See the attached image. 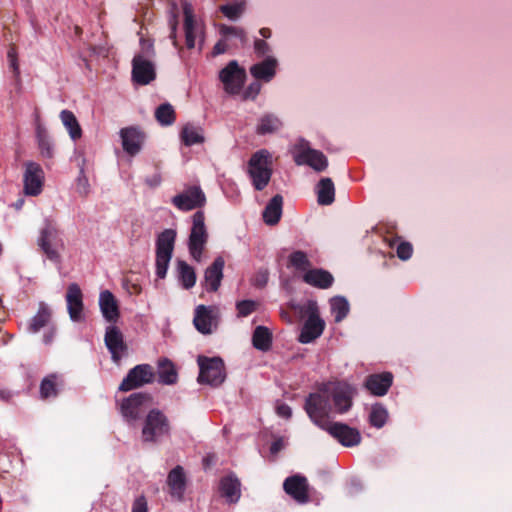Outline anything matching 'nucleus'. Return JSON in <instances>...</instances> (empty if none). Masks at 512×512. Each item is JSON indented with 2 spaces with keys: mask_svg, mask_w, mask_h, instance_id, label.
I'll return each instance as SVG.
<instances>
[{
  "mask_svg": "<svg viewBox=\"0 0 512 512\" xmlns=\"http://www.w3.org/2000/svg\"><path fill=\"white\" fill-rule=\"evenodd\" d=\"M10 62V67L13 69L14 73L16 75L19 74V66H18V63H17V58H13Z\"/></svg>",
  "mask_w": 512,
  "mask_h": 512,
  "instance_id": "nucleus-60",
  "label": "nucleus"
},
{
  "mask_svg": "<svg viewBox=\"0 0 512 512\" xmlns=\"http://www.w3.org/2000/svg\"><path fill=\"white\" fill-rule=\"evenodd\" d=\"M276 413L278 416L289 419L292 416V410L291 408L284 403H279L276 406Z\"/></svg>",
  "mask_w": 512,
  "mask_h": 512,
  "instance_id": "nucleus-55",
  "label": "nucleus"
},
{
  "mask_svg": "<svg viewBox=\"0 0 512 512\" xmlns=\"http://www.w3.org/2000/svg\"><path fill=\"white\" fill-rule=\"evenodd\" d=\"M167 482L172 496L180 499L185 489V478L182 467L177 466L172 469L168 475Z\"/></svg>",
  "mask_w": 512,
  "mask_h": 512,
  "instance_id": "nucleus-31",
  "label": "nucleus"
},
{
  "mask_svg": "<svg viewBox=\"0 0 512 512\" xmlns=\"http://www.w3.org/2000/svg\"><path fill=\"white\" fill-rule=\"evenodd\" d=\"M303 280L311 286L327 289L332 285L334 278L332 274L326 270L310 269L304 274Z\"/></svg>",
  "mask_w": 512,
  "mask_h": 512,
  "instance_id": "nucleus-29",
  "label": "nucleus"
},
{
  "mask_svg": "<svg viewBox=\"0 0 512 512\" xmlns=\"http://www.w3.org/2000/svg\"><path fill=\"white\" fill-rule=\"evenodd\" d=\"M245 10V3L226 4L220 7V11L230 20H237Z\"/></svg>",
  "mask_w": 512,
  "mask_h": 512,
  "instance_id": "nucleus-46",
  "label": "nucleus"
},
{
  "mask_svg": "<svg viewBox=\"0 0 512 512\" xmlns=\"http://www.w3.org/2000/svg\"><path fill=\"white\" fill-rule=\"evenodd\" d=\"M219 492L228 503H237L241 497V483L234 474H229L221 478L219 482Z\"/></svg>",
  "mask_w": 512,
  "mask_h": 512,
  "instance_id": "nucleus-24",
  "label": "nucleus"
},
{
  "mask_svg": "<svg viewBox=\"0 0 512 512\" xmlns=\"http://www.w3.org/2000/svg\"><path fill=\"white\" fill-rule=\"evenodd\" d=\"M181 139L186 146L201 144L205 140L202 128L193 124H186L182 128Z\"/></svg>",
  "mask_w": 512,
  "mask_h": 512,
  "instance_id": "nucleus-35",
  "label": "nucleus"
},
{
  "mask_svg": "<svg viewBox=\"0 0 512 512\" xmlns=\"http://www.w3.org/2000/svg\"><path fill=\"white\" fill-rule=\"evenodd\" d=\"M177 275L181 285L185 289L192 288L196 283V274L194 269L185 261H177Z\"/></svg>",
  "mask_w": 512,
  "mask_h": 512,
  "instance_id": "nucleus-36",
  "label": "nucleus"
},
{
  "mask_svg": "<svg viewBox=\"0 0 512 512\" xmlns=\"http://www.w3.org/2000/svg\"><path fill=\"white\" fill-rule=\"evenodd\" d=\"M122 147L130 156L138 154L144 142V134L134 127H127L120 130Z\"/></svg>",
  "mask_w": 512,
  "mask_h": 512,
  "instance_id": "nucleus-22",
  "label": "nucleus"
},
{
  "mask_svg": "<svg viewBox=\"0 0 512 512\" xmlns=\"http://www.w3.org/2000/svg\"><path fill=\"white\" fill-rule=\"evenodd\" d=\"M281 126L282 122L277 116L266 114L260 118L256 131L258 134L265 135L278 131Z\"/></svg>",
  "mask_w": 512,
  "mask_h": 512,
  "instance_id": "nucleus-39",
  "label": "nucleus"
},
{
  "mask_svg": "<svg viewBox=\"0 0 512 512\" xmlns=\"http://www.w3.org/2000/svg\"><path fill=\"white\" fill-rule=\"evenodd\" d=\"M271 46L262 39H256L254 41V51L257 57L271 56Z\"/></svg>",
  "mask_w": 512,
  "mask_h": 512,
  "instance_id": "nucleus-50",
  "label": "nucleus"
},
{
  "mask_svg": "<svg viewBox=\"0 0 512 512\" xmlns=\"http://www.w3.org/2000/svg\"><path fill=\"white\" fill-rule=\"evenodd\" d=\"M154 378L152 366L140 364L132 368L119 386L120 391H130L151 383Z\"/></svg>",
  "mask_w": 512,
  "mask_h": 512,
  "instance_id": "nucleus-14",
  "label": "nucleus"
},
{
  "mask_svg": "<svg viewBox=\"0 0 512 512\" xmlns=\"http://www.w3.org/2000/svg\"><path fill=\"white\" fill-rule=\"evenodd\" d=\"M248 174L256 190H263L272 175V155L266 149L255 152L248 162Z\"/></svg>",
  "mask_w": 512,
  "mask_h": 512,
  "instance_id": "nucleus-3",
  "label": "nucleus"
},
{
  "mask_svg": "<svg viewBox=\"0 0 512 512\" xmlns=\"http://www.w3.org/2000/svg\"><path fill=\"white\" fill-rule=\"evenodd\" d=\"M76 191L80 196L86 197L90 193V184L87 176L84 174L83 169L80 170V174L76 181Z\"/></svg>",
  "mask_w": 512,
  "mask_h": 512,
  "instance_id": "nucleus-48",
  "label": "nucleus"
},
{
  "mask_svg": "<svg viewBox=\"0 0 512 512\" xmlns=\"http://www.w3.org/2000/svg\"><path fill=\"white\" fill-rule=\"evenodd\" d=\"M219 79L226 93L238 94L246 80V72L235 60L230 61L220 72Z\"/></svg>",
  "mask_w": 512,
  "mask_h": 512,
  "instance_id": "nucleus-12",
  "label": "nucleus"
},
{
  "mask_svg": "<svg viewBox=\"0 0 512 512\" xmlns=\"http://www.w3.org/2000/svg\"><path fill=\"white\" fill-rule=\"evenodd\" d=\"M256 285L264 286L268 281V273L266 271H260L256 276Z\"/></svg>",
  "mask_w": 512,
  "mask_h": 512,
  "instance_id": "nucleus-56",
  "label": "nucleus"
},
{
  "mask_svg": "<svg viewBox=\"0 0 512 512\" xmlns=\"http://www.w3.org/2000/svg\"><path fill=\"white\" fill-rule=\"evenodd\" d=\"M393 376L389 372L370 375L366 382V388L376 396H383L387 393L392 384Z\"/></svg>",
  "mask_w": 512,
  "mask_h": 512,
  "instance_id": "nucleus-27",
  "label": "nucleus"
},
{
  "mask_svg": "<svg viewBox=\"0 0 512 512\" xmlns=\"http://www.w3.org/2000/svg\"><path fill=\"white\" fill-rule=\"evenodd\" d=\"M261 90V85L258 82L251 83L244 91V99H255Z\"/></svg>",
  "mask_w": 512,
  "mask_h": 512,
  "instance_id": "nucleus-52",
  "label": "nucleus"
},
{
  "mask_svg": "<svg viewBox=\"0 0 512 512\" xmlns=\"http://www.w3.org/2000/svg\"><path fill=\"white\" fill-rule=\"evenodd\" d=\"M224 259L217 257L205 271V286L209 291H217L223 278Z\"/></svg>",
  "mask_w": 512,
  "mask_h": 512,
  "instance_id": "nucleus-26",
  "label": "nucleus"
},
{
  "mask_svg": "<svg viewBox=\"0 0 512 512\" xmlns=\"http://www.w3.org/2000/svg\"><path fill=\"white\" fill-rule=\"evenodd\" d=\"M44 179V171L38 163L32 161L25 163L23 182L26 195H39L42 192Z\"/></svg>",
  "mask_w": 512,
  "mask_h": 512,
  "instance_id": "nucleus-16",
  "label": "nucleus"
},
{
  "mask_svg": "<svg viewBox=\"0 0 512 512\" xmlns=\"http://www.w3.org/2000/svg\"><path fill=\"white\" fill-rule=\"evenodd\" d=\"M257 303L252 300H243L237 303L238 315L246 317L256 309Z\"/></svg>",
  "mask_w": 512,
  "mask_h": 512,
  "instance_id": "nucleus-49",
  "label": "nucleus"
},
{
  "mask_svg": "<svg viewBox=\"0 0 512 512\" xmlns=\"http://www.w3.org/2000/svg\"><path fill=\"white\" fill-rule=\"evenodd\" d=\"M40 393L42 398L56 396L57 389L54 376L47 377L42 381L40 386Z\"/></svg>",
  "mask_w": 512,
  "mask_h": 512,
  "instance_id": "nucleus-47",
  "label": "nucleus"
},
{
  "mask_svg": "<svg viewBox=\"0 0 512 512\" xmlns=\"http://www.w3.org/2000/svg\"><path fill=\"white\" fill-rule=\"evenodd\" d=\"M229 49L228 39L222 37L213 47L214 56L224 54Z\"/></svg>",
  "mask_w": 512,
  "mask_h": 512,
  "instance_id": "nucleus-54",
  "label": "nucleus"
},
{
  "mask_svg": "<svg viewBox=\"0 0 512 512\" xmlns=\"http://www.w3.org/2000/svg\"><path fill=\"white\" fill-rule=\"evenodd\" d=\"M130 293L139 294L141 292V288L138 284L133 283L131 288H129Z\"/></svg>",
  "mask_w": 512,
  "mask_h": 512,
  "instance_id": "nucleus-62",
  "label": "nucleus"
},
{
  "mask_svg": "<svg viewBox=\"0 0 512 512\" xmlns=\"http://www.w3.org/2000/svg\"><path fill=\"white\" fill-rule=\"evenodd\" d=\"M37 244L50 261L54 263L61 262V252L64 250L65 245L61 232L53 220H45L44 226L40 230Z\"/></svg>",
  "mask_w": 512,
  "mask_h": 512,
  "instance_id": "nucleus-2",
  "label": "nucleus"
},
{
  "mask_svg": "<svg viewBox=\"0 0 512 512\" xmlns=\"http://www.w3.org/2000/svg\"><path fill=\"white\" fill-rule=\"evenodd\" d=\"M283 199L280 195H275L267 204L263 211L264 222L268 225H275L279 222L282 215Z\"/></svg>",
  "mask_w": 512,
  "mask_h": 512,
  "instance_id": "nucleus-30",
  "label": "nucleus"
},
{
  "mask_svg": "<svg viewBox=\"0 0 512 512\" xmlns=\"http://www.w3.org/2000/svg\"><path fill=\"white\" fill-rule=\"evenodd\" d=\"M284 491L298 503H306L309 500L308 481L304 476L293 475L288 477L283 484Z\"/></svg>",
  "mask_w": 512,
  "mask_h": 512,
  "instance_id": "nucleus-20",
  "label": "nucleus"
},
{
  "mask_svg": "<svg viewBox=\"0 0 512 512\" xmlns=\"http://www.w3.org/2000/svg\"><path fill=\"white\" fill-rule=\"evenodd\" d=\"M388 418V412L382 405L376 404L372 406L369 421L370 424L376 428H381L385 425Z\"/></svg>",
  "mask_w": 512,
  "mask_h": 512,
  "instance_id": "nucleus-42",
  "label": "nucleus"
},
{
  "mask_svg": "<svg viewBox=\"0 0 512 512\" xmlns=\"http://www.w3.org/2000/svg\"><path fill=\"white\" fill-rule=\"evenodd\" d=\"M173 205L182 211H190L204 206L206 197L198 186H190L172 198Z\"/></svg>",
  "mask_w": 512,
  "mask_h": 512,
  "instance_id": "nucleus-15",
  "label": "nucleus"
},
{
  "mask_svg": "<svg viewBox=\"0 0 512 512\" xmlns=\"http://www.w3.org/2000/svg\"><path fill=\"white\" fill-rule=\"evenodd\" d=\"M67 310L73 322H80L84 319L83 295L76 283L68 286L66 293Z\"/></svg>",
  "mask_w": 512,
  "mask_h": 512,
  "instance_id": "nucleus-19",
  "label": "nucleus"
},
{
  "mask_svg": "<svg viewBox=\"0 0 512 512\" xmlns=\"http://www.w3.org/2000/svg\"><path fill=\"white\" fill-rule=\"evenodd\" d=\"M197 362L200 369L198 376V381L200 383H206L211 386H219L223 383L226 374L224 362L221 358L199 356Z\"/></svg>",
  "mask_w": 512,
  "mask_h": 512,
  "instance_id": "nucleus-10",
  "label": "nucleus"
},
{
  "mask_svg": "<svg viewBox=\"0 0 512 512\" xmlns=\"http://www.w3.org/2000/svg\"><path fill=\"white\" fill-rule=\"evenodd\" d=\"M37 141L41 155L46 158L53 157V143L46 130L42 127L37 128Z\"/></svg>",
  "mask_w": 512,
  "mask_h": 512,
  "instance_id": "nucleus-41",
  "label": "nucleus"
},
{
  "mask_svg": "<svg viewBox=\"0 0 512 512\" xmlns=\"http://www.w3.org/2000/svg\"><path fill=\"white\" fill-rule=\"evenodd\" d=\"M413 248L408 242H402L397 247V256L401 260H408L412 256Z\"/></svg>",
  "mask_w": 512,
  "mask_h": 512,
  "instance_id": "nucleus-51",
  "label": "nucleus"
},
{
  "mask_svg": "<svg viewBox=\"0 0 512 512\" xmlns=\"http://www.w3.org/2000/svg\"><path fill=\"white\" fill-rule=\"evenodd\" d=\"M330 306L335 322H341L350 310L348 301L342 296L333 297L330 300Z\"/></svg>",
  "mask_w": 512,
  "mask_h": 512,
  "instance_id": "nucleus-40",
  "label": "nucleus"
},
{
  "mask_svg": "<svg viewBox=\"0 0 512 512\" xmlns=\"http://www.w3.org/2000/svg\"><path fill=\"white\" fill-rule=\"evenodd\" d=\"M13 58H16V52L13 48H11L8 51V59H9V61H11Z\"/></svg>",
  "mask_w": 512,
  "mask_h": 512,
  "instance_id": "nucleus-63",
  "label": "nucleus"
},
{
  "mask_svg": "<svg viewBox=\"0 0 512 512\" xmlns=\"http://www.w3.org/2000/svg\"><path fill=\"white\" fill-rule=\"evenodd\" d=\"M293 158L297 165H308L317 172L324 171L328 166L326 156L319 150L311 148L308 141L300 139L294 145Z\"/></svg>",
  "mask_w": 512,
  "mask_h": 512,
  "instance_id": "nucleus-6",
  "label": "nucleus"
},
{
  "mask_svg": "<svg viewBox=\"0 0 512 512\" xmlns=\"http://www.w3.org/2000/svg\"><path fill=\"white\" fill-rule=\"evenodd\" d=\"M170 26H171V33H170V38L172 39L173 41V45L175 47H178V42L176 40V26H177V21L175 19V17H173V19L170 21Z\"/></svg>",
  "mask_w": 512,
  "mask_h": 512,
  "instance_id": "nucleus-57",
  "label": "nucleus"
},
{
  "mask_svg": "<svg viewBox=\"0 0 512 512\" xmlns=\"http://www.w3.org/2000/svg\"><path fill=\"white\" fill-rule=\"evenodd\" d=\"M159 366V381L166 385L175 384L177 381V372L172 362L166 358L161 359Z\"/></svg>",
  "mask_w": 512,
  "mask_h": 512,
  "instance_id": "nucleus-38",
  "label": "nucleus"
},
{
  "mask_svg": "<svg viewBox=\"0 0 512 512\" xmlns=\"http://www.w3.org/2000/svg\"><path fill=\"white\" fill-rule=\"evenodd\" d=\"M155 117L162 125H171L175 120V113L170 104L160 105L155 112Z\"/></svg>",
  "mask_w": 512,
  "mask_h": 512,
  "instance_id": "nucleus-44",
  "label": "nucleus"
},
{
  "mask_svg": "<svg viewBox=\"0 0 512 512\" xmlns=\"http://www.w3.org/2000/svg\"><path fill=\"white\" fill-rule=\"evenodd\" d=\"M176 232L172 229L164 230L156 241V275L158 278H165L168 270L172 253Z\"/></svg>",
  "mask_w": 512,
  "mask_h": 512,
  "instance_id": "nucleus-7",
  "label": "nucleus"
},
{
  "mask_svg": "<svg viewBox=\"0 0 512 512\" xmlns=\"http://www.w3.org/2000/svg\"><path fill=\"white\" fill-rule=\"evenodd\" d=\"M308 318L301 330L299 341L307 344L317 339L325 328V322L319 316L318 305L315 301H309L306 307Z\"/></svg>",
  "mask_w": 512,
  "mask_h": 512,
  "instance_id": "nucleus-11",
  "label": "nucleus"
},
{
  "mask_svg": "<svg viewBox=\"0 0 512 512\" xmlns=\"http://www.w3.org/2000/svg\"><path fill=\"white\" fill-rule=\"evenodd\" d=\"M316 192L319 204L329 205L334 201L335 188L330 178H322L316 187Z\"/></svg>",
  "mask_w": 512,
  "mask_h": 512,
  "instance_id": "nucleus-34",
  "label": "nucleus"
},
{
  "mask_svg": "<svg viewBox=\"0 0 512 512\" xmlns=\"http://www.w3.org/2000/svg\"><path fill=\"white\" fill-rule=\"evenodd\" d=\"M321 391L328 395L329 400L332 399V411L342 414L351 408L355 389L347 382L325 383L321 386Z\"/></svg>",
  "mask_w": 512,
  "mask_h": 512,
  "instance_id": "nucleus-5",
  "label": "nucleus"
},
{
  "mask_svg": "<svg viewBox=\"0 0 512 512\" xmlns=\"http://www.w3.org/2000/svg\"><path fill=\"white\" fill-rule=\"evenodd\" d=\"M219 32L222 37L227 38L228 40L232 37H235L238 38L242 43L246 42V33L244 29L240 27L221 24L219 26Z\"/></svg>",
  "mask_w": 512,
  "mask_h": 512,
  "instance_id": "nucleus-45",
  "label": "nucleus"
},
{
  "mask_svg": "<svg viewBox=\"0 0 512 512\" xmlns=\"http://www.w3.org/2000/svg\"><path fill=\"white\" fill-rule=\"evenodd\" d=\"M51 320V310L45 303H40L37 314L30 320L28 330L37 333Z\"/></svg>",
  "mask_w": 512,
  "mask_h": 512,
  "instance_id": "nucleus-33",
  "label": "nucleus"
},
{
  "mask_svg": "<svg viewBox=\"0 0 512 512\" xmlns=\"http://www.w3.org/2000/svg\"><path fill=\"white\" fill-rule=\"evenodd\" d=\"M218 309L213 306L199 305L195 309L193 323L202 334H210L217 326Z\"/></svg>",
  "mask_w": 512,
  "mask_h": 512,
  "instance_id": "nucleus-17",
  "label": "nucleus"
},
{
  "mask_svg": "<svg viewBox=\"0 0 512 512\" xmlns=\"http://www.w3.org/2000/svg\"><path fill=\"white\" fill-rule=\"evenodd\" d=\"M277 67L278 60L274 56H267L250 67V74L257 80L270 82L276 75Z\"/></svg>",
  "mask_w": 512,
  "mask_h": 512,
  "instance_id": "nucleus-23",
  "label": "nucleus"
},
{
  "mask_svg": "<svg viewBox=\"0 0 512 512\" xmlns=\"http://www.w3.org/2000/svg\"><path fill=\"white\" fill-rule=\"evenodd\" d=\"M259 34L263 37V38H270L271 37V30L269 28H261L259 30Z\"/></svg>",
  "mask_w": 512,
  "mask_h": 512,
  "instance_id": "nucleus-61",
  "label": "nucleus"
},
{
  "mask_svg": "<svg viewBox=\"0 0 512 512\" xmlns=\"http://www.w3.org/2000/svg\"><path fill=\"white\" fill-rule=\"evenodd\" d=\"M204 220V213L201 211H197L192 217L188 248L191 257L197 262L201 261L202 253L208 241V232Z\"/></svg>",
  "mask_w": 512,
  "mask_h": 512,
  "instance_id": "nucleus-9",
  "label": "nucleus"
},
{
  "mask_svg": "<svg viewBox=\"0 0 512 512\" xmlns=\"http://www.w3.org/2000/svg\"><path fill=\"white\" fill-rule=\"evenodd\" d=\"M151 397L145 393H134L122 400L120 412L127 421L137 420L150 406Z\"/></svg>",
  "mask_w": 512,
  "mask_h": 512,
  "instance_id": "nucleus-13",
  "label": "nucleus"
},
{
  "mask_svg": "<svg viewBox=\"0 0 512 512\" xmlns=\"http://www.w3.org/2000/svg\"><path fill=\"white\" fill-rule=\"evenodd\" d=\"M105 345L111 353L112 360L118 363L125 354L126 345L121 331L115 326H109L105 333Z\"/></svg>",
  "mask_w": 512,
  "mask_h": 512,
  "instance_id": "nucleus-21",
  "label": "nucleus"
},
{
  "mask_svg": "<svg viewBox=\"0 0 512 512\" xmlns=\"http://www.w3.org/2000/svg\"><path fill=\"white\" fill-rule=\"evenodd\" d=\"M131 512H148V504L144 496H139L134 500Z\"/></svg>",
  "mask_w": 512,
  "mask_h": 512,
  "instance_id": "nucleus-53",
  "label": "nucleus"
},
{
  "mask_svg": "<svg viewBox=\"0 0 512 512\" xmlns=\"http://www.w3.org/2000/svg\"><path fill=\"white\" fill-rule=\"evenodd\" d=\"M54 334H55L54 329H51L48 333H46V334L44 335V342H45L46 344L51 343V342H52V340H53Z\"/></svg>",
  "mask_w": 512,
  "mask_h": 512,
  "instance_id": "nucleus-59",
  "label": "nucleus"
},
{
  "mask_svg": "<svg viewBox=\"0 0 512 512\" xmlns=\"http://www.w3.org/2000/svg\"><path fill=\"white\" fill-rule=\"evenodd\" d=\"M184 13V30L185 40L188 49H193L196 44V37L199 31L197 22L194 18L192 8L189 4H185L183 7Z\"/></svg>",
  "mask_w": 512,
  "mask_h": 512,
  "instance_id": "nucleus-28",
  "label": "nucleus"
},
{
  "mask_svg": "<svg viewBox=\"0 0 512 512\" xmlns=\"http://www.w3.org/2000/svg\"><path fill=\"white\" fill-rule=\"evenodd\" d=\"M140 45L141 49L132 61V78L137 84L147 85L156 77L153 62L155 52L153 43L149 40L141 39Z\"/></svg>",
  "mask_w": 512,
  "mask_h": 512,
  "instance_id": "nucleus-1",
  "label": "nucleus"
},
{
  "mask_svg": "<svg viewBox=\"0 0 512 512\" xmlns=\"http://www.w3.org/2000/svg\"><path fill=\"white\" fill-rule=\"evenodd\" d=\"M284 447V442L282 439L275 440L270 447L271 453L276 454Z\"/></svg>",
  "mask_w": 512,
  "mask_h": 512,
  "instance_id": "nucleus-58",
  "label": "nucleus"
},
{
  "mask_svg": "<svg viewBox=\"0 0 512 512\" xmlns=\"http://www.w3.org/2000/svg\"><path fill=\"white\" fill-rule=\"evenodd\" d=\"M289 264L298 271L307 272L310 270L311 263L308 256L303 251H294L289 256Z\"/></svg>",
  "mask_w": 512,
  "mask_h": 512,
  "instance_id": "nucleus-43",
  "label": "nucleus"
},
{
  "mask_svg": "<svg viewBox=\"0 0 512 512\" xmlns=\"http://www.w3.org/2000/svg\"><path fill=\"white\" fill-rule=\"evenodd\" d=\"M60 119H61L63 126L69 133L70 138L73 141H77L78 139L81 138L82 129L80 127V124H79L76 116L73 114V112H71L69 110H62L60 112Z\"/></svg>",
  "mask_w": 512,
  "mask_h": 512,
  "instance_id": "nucleus-32",
  "label": "nucleus"
},
{
  "mask_svg": "<svg viewBox=\"0 0 512 512\" xmlns=\"http://www.w3.org/2000/svg\"><path fill=\"white\" fill-rule=\"evenodd\" d=\"M101 313L108 322H116L119 318V307L114 295L108 291H102L99 295Z\"/></svg>",
  "mask_w": 512,
  "mask_h": 512,
  "instance_id": "nucleus-25",
  "label": "nucleus"
},
{
  "mask_svg": "<svg viewBox=\"0 0 512 512\" xmlns=\"http://www.w3.org/2000/svg\"><path fill=\"white\" fill-rule=\"evenodd\" d=\"M305 410L313 423L323 429L328 424L326 418L332 411V404L328 395L322 393L320 388L318 392L308 396Z\"/></svg>",
  "mask_w": 512,
  "mask_h": 512,
  "instance_id": "nucleus-8",
  "label": "nucleus"
},
{
  "mask_svg": "<svg viewBox=\"0 0 512 512\" xmlns=\"http://www.w3.org/2000/svg\"><path fill=\"white\" fill-rule=\"evenodd\" d=\"M323 430L328 431L331 436L346 447L357 446L361 442L359 431L343 423H328Z\"/></svg>",
  "mask_w": 512,
  "mask_h": 512,
  "instance_id": "nucleus-18",
  "label": "nucleus"
},
{
  "mask_svg": "<svg viewBox=\"0 0 512 512\" xmlns=\"http://www.w3.org/2000/svg\"><path fill=\"white\" fill-rule=\"evenodd\" d=\"M170 429L166 415L158 409H152L144 420L141 437L143 442L155 443L168 436Z\"/></svg>",
  "mask_w": 512,
  "mask_h": 512,
  "instance_id": "nucleus-4",
  "label": "nucleus"
},
{
  "mask_svg": "<svg viewBox=\"0 0 512 512\" xmlns=\"http://www.w3.org/2000/svg\"><path fill=\"white\" fill-rule=\"evenodd\" d=\"M253 346L261 351H267L272 342V335L268 328L257 326L252 337Z\"/></svg>",
  "mask_w": 512,
  "mask_h": 512,
  "instance_id": "nucleus-37",
  "label": "nucleus"
}]
</instances>
